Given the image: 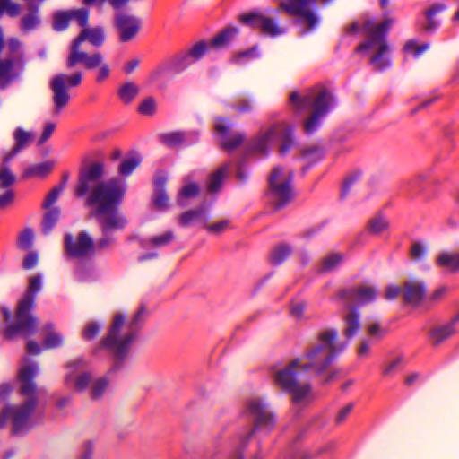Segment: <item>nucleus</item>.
<instances>
[{
  "label": "nucleus",
  "mask_w": 459,
  "mask_h": 459,
  "mask_svg": "<svg viewBox=\"0 0 459 459\" xmlns=\"http://www.w3.org/2000/svg\"><path fill=\"white\" fill-rule=\"evenodd\" d=\"M103 174L104 168L100 163L92 164L83 169L80 175L76 194L83 195L92 188L88 202L102 231L108 234L123 230L127 223L126 218L117 209L126 193V185L124 180L117 178L100 183L93 187Z\"/></svg>",
  "instance_id": "f257e3e1"
},
{
  "label": "nucleus",
  "mask_w": 459,
  "mask_h": 459,
  "mask_svg": "<svg viewBox=\"0 0 459 459\" xmlns=\"http://www.w3.org/2000/svg\"><path fill=\"white\" fill-rule=\"evenodd\" d=\"M336 339V331L323 332L320 334L319 342L306 354L275 370L273 375L275 383L290 392L295 403H304L314 397L310 386L300 383L302 373L309 368L318 370L325 368L332 356L342 348V346H337Z\"/></svg>",
  "instance_id": "f03ea898"
},
{
  "label": "nucleus",
  "mask_w": 459,
  "mask_h": 459,
  "mask_svg": "<svg viewBox=\"0 0 459 459\" xmlns=\"http://www.w3.org/2000/svg\"><path fill=\"white\" fill-rule=\"evenodd\" d=\"M38 372L36 365L29 360H23L18 373L21 392L24 399L15 404H10L0 411V428L7 423L12 425L14 434H21L30 429L33 425V415L38 408V398L32 382Z\"/></svg>",
  "instance_id": "7ed1b4c3"
},
{
  "label": "nucleus",
  "mask_w": 459,
  "mask_h": 459,
  "mask_svg": "<svg viewBox=\"0 0 459 459\" xmlns=\"http://www.w3.org/2000/svg\"><path fill=\"white\" fill-rule=\"evenodd\" d=\"M41 275L34 274L29 278L28 288L17 304L14 317L12 316V312L8 307H0V314L6 324V337L13 338L17 334L28 337L36 332L38 320L30 311L34 306L35 295L41 290Z\"/></svg>",
  "instance_id": "20e7f679"
},
{
  "label": "nucleus",
  "mask_w": 459,
  "mask_h": 459,
  "mask_svg": "<svg viewBox=\"0 0 459 459\" xmlns=\"http://www.w3.org/2000/svg\"><path fill=\"white\" fill-rule=\"evenodd\" d=\"M137 338L136 329L128 323L127 316L121 310L112 314L108 331L102 339V346L110 350L117 361L125 359Z\"/></svg>",
  "instance_id": "39448f33"
},
{
  "label": "nucleus",
  "mask_w": 459,
  "mask_h": 459,
  "mask_svg": "<svg viewBox=\"0 0 459 459\" xmlns=\"http://www.w3.org/2000/svg\"><path fill=\"white\" fill-rule=\"evenodd\" d=\"M290 100L299 109L309 107L310 115L304 123L305 131L307 133H311L318 127L322 117L332 106V97L326 91L294 92L290 96Z\"/></svg>",
  "instance_id": "423d86ee"
},
{
  "label": "nucleus",
  "mask_w": 459,
  "mask_h": 459,
  "mask_svg": "<svg viewBox=\"0 0 459 459\" xmlns=\"http://www.w3.org/2000/svg\"><path fill=\"white\" fill-rule=\"evenodd\" d=\"M393 19L385 17L379 24H375V72H383L392 65L391 48L386 37Z\"/></svg>",
  "instance_id": "0eeeda50"
},
{
  "label": "nucleus",
  "mask_w": 459,
  "mask_h": 459,
  "mask_svg": "<svg viewBox=\"0 0 459 459\" xmlns=\"http://www.w3.org/2000/svg\"><path fill=\"white\" fill-rule=\"evenodd\" d=\"M111 242V238L103 237L95 245L92 238L87 232L82 231L75 236H66L65 249L71 256H86L93 254L96 247L105 248L108 247Z\"/></svg>",
  "instance_id": "6e6552de"
},
{
  "label": "nucleus",
  "mask_w": 459,
  "mask_h": 459,
  "mask_svg": "<svg viewBox=\"0 0 459 459\" xmlns=\"http://www.w3.org/2000/svg\"><path fill=\"white\" fill-rule=\"evenodd\" d=\"M6 56L0 60V87L18 74L22 67V48L18 40L11 39L5 45Z\"/></svg>",
  "instance_id": "1a4fd4ad"
},
{
  "label": "nucleus",
  "mask_w": 459,
  "mask_h": 459,
  "mask_svg": "<svg viewBox=\"0 0 459 459\" xmlns=\"http://www.w3.org/2000/svg\"><path fill=\"white\" fill-rule=\"evenodd\" d=\"M290 180V171L282 167H275L270 174V194L279 205L287 203L293 195Z\"/></svg>",
  "instance_id": "9d476101"
},
{
  "label": "nucleus",
  "mask_w": 459,
  "mask_h": 459,
  "mask_svg": "<svg viewBox=\"0 0 459 459\" xmlns=\"http://www.w3.org/2000/svg\"><path fill=\"white\" fill-rule=\"evenodd\" d=\"M82 74L76 72L71 75L58 74L56 75L51 81V89L54 96V114L57 115L61 109L66 106L69 101V94L66 87L77 86L81 83Z\"/></svg>",
  "instance_id": "9b49d317"
},
{
  "label": "nucleus",
  "mask_w": 459,
  "mask_h": 459,
  "mask_svg": "<svg viewBox=\"0 0 459 459\" xmlns=\"http://www.w3.org/2000/svg\"><path fill=\"white\" fill-rule=\"evenodd\" d=\"M88 362L83 359H75L66 367L65 383L77 392H83L92 382V375L87 370Z\"/></svg>",
  "instance_id": "f8f14e48"
},
{
  "label": "nucleus",
  "mask_w": 459,
  "mask_h": 459,
  "mask_svg": "<svg viewBox=\"0 0 459 459\" xmlns=\"http://www.w3.org/2000/svg\"><path fill=\"white\" fill-rule=\"evenodd\" d=\"M83 64L87 69L97 68L96 81L102 82L107 80L110 74V66L105 61L104 56L100 53H74L73 56L67 57V66L73 68L77 64Z\"/></svg>",
  "instance_id": "ddd939ff"
},
{
  "label": "nucleus",
  "mask_w": 459,
  "mask_h": 459,
  "mask_svg": "<svg viewBox=\"0 0 459 459\" xmlns=\"http://www.w3.org/2000/svg\"><path fill=\"white\" fill-rule=\"evenodd\" d=\"M231 123L229 119L218 117L214 120V129L223 149L232 151L240 146L246 137L241 133H230Z\"/></svg>",
  "instance_id": "4468645a"
},
{
  "label": "nucleus",
  "mask_w": 459,
  "mask_h": 459,
  "mask_svg": "<svg viewBox=\"0 0 459 459\" xmlns=\"http://www.w3.org/2000/svg\"><path fill=\"white\" fill-rule=\"evenodd\" d=\"M247 411L255 418V429L262 427L270 428L274 423V415L261 398L250 399L247 403Z\"/></svg>",
  "instance_id": "2eb2a0df"
},
{
  "label": "nucleus",
  "mask_w": 459,
  "mask_h": 459,
  "mask_svg": "<svg viewBox=\"0 0 459 459\" xmlns=\"http://www.w3.org/2000/svg\"><path fill=\"white\" fill-rule=\"evenodd\" d=\"M105 39L106 33L104 28L100 26L84 27L77 38L74 39L68 56H73L74 53H84L80 50V45L83 41H87L94 47H100L105 42Z\"/></svg>",
  "instance_id": "dca6fc26"
},
{
  "label": "nucleus",
  "mask_w": 459,
  "mask_h": 459,
  "mask_svg": "<svg viewBox=\"0 0 459 459\" xmlns=\"http://www.w3.org/2000/svg\"><path fill=\"white\" fill-rule=\"evenodd\" d=\"M115 24L121 42L133 40L141 30V20L133 15L118 14L115 19Z\"/></svg>",
  "instance_id": "f3484780"
},
{
  "label": "nucleus",
  "mask_w": 459,
  "mask_h": 459,
  "mask_svg": "<svg viewBox=\"0 0 459 459\" xmlns=\"http://www.w3.org/2000/svg\"><path fill=\"white\" fill-rule=\"evenodd\" d=\"M242 21L259 28L263 33L269 36H277L285 31V29L278 26L270 17L260 13H253L242 16Z\"/></svg>",
  "instance_id": "a211bd4d"
},
{
  "label": "nucleus",
  "mask_w": 459,
  "mask_h": 459,
  "mask_svg": "<svg viewBox=\"0 0 459 459\" xmlns=\"http://www.w3.org/2000/svg\"><path fill=\"white\" fill-rule=\"evenodd\" d=\"M316 0H289L287 9L289 12L298 14L309 28L317 23L316 17L311 13V6Z\"/></svg>",
  "instance_id": "6ab92c4d"
},
{
  "label": "nucleus",
  "mask_w": 459,
  "mask_h": 459,
  "mask_svg": "<svg viewBox=\"0 0 459 459\" xmlns=\"http://www.w3.org/2000/svg\"><path fill=\"white\" fill-rule=\"evenodd\" d=\"M56 166V160H47L34 162L26 166L22 172V178L29 180H39L51 174Z\"/></svg>",
  "instance_id": "aec40b11"
},
{
  "label": "nucleus",
  "mask_w": 459,
  "mask_h": 459,
  "mask_svg": "<svg viewBox=\"0 0 459 459\" xmlns=\"http://www.w3.org/2000/svg\"><path fill=\"white\" fill-rule=\"evenodd\" d=\"M425 295V285L418 280H411L403 287V299L406 304L416 306L421 302Z\"/></svg>",
  "instance_id": "412c9836"
},
{
  "label": "nucleus",
  "mask_w": 459,
  "mask_h": 459,
  "mask_svg": "<svg viewBox=\"0 0 459 459\" xmlns=\"http://www.w3.org/2000/svg\"><path fill=\"white\" fill-rule=\"evenodd\" d=\"M282 126H272L262 130L253 143V150L258 153H265L274 138L280 133Z\"/></svg>",
  "instance_id": "4be33fe9"
},
{
  "label": "nucleus",
  "mask_w": 459,
  "mask_h": 459,
  "mask_svg": "<svg viewBox=\"0 0 459 459\" xmlns=\"http://www.w3.org/2000/svg\"><path fill=\"white\" fill-rule=\"evenodd\" d=\"M459 322V314L449 323L433 328L429 333L430 341L437 345L455 333V325Z\"/></svg>",
  "instance_id": "5701e85b"
},
{
  "label": "nucleus",
  "mask_w": 459,
  "mask_h": 459,
  "mask_svg": "<svg viewBox=\"0 0 459 459\" xmlns=\"http://www.w3.org/2000/svg\"><path fill=\"white\" fill-rule=\"evenodd\" d=\"M13 136L15 140V146L10 151L9 153L4 155V160H11L33 139V135L30 132L25 131L22 128H17L13 134Z\"/></svg>",
  "instance_id": "b1692460"
},
{
  "label": "nucleus",
  "mask_w": 459,
  "mask_h": 459,
  "mask_svg": "<svg viewBox=\"0 0 459 459\" xmlns=\"http://www.w3.org/2000/svg\"><path fill=\"white\" fill-rule=\"evenodd\" d=\"M208 212L204 208L191 210L183 213L179 221L184 226H190L194 224H202L205 228L207 222Z\"/></svg>",
  "instance_id": "393cba45"
},
{
  "label": "nucleus",
  "mask_w": 459,
  "mask_h": 459,
  "mask_svg": "<svg viewBox=\"0 0 459 459\" xmlns=\"http://www.w3.org/2000/svg\"><path fill=\"white\" fill-rule=\"evenodd\" d=\"M43 330L44 339L42 347L44 349L57 348L64 343L63 335L58 331H56L52 325H46Z\"/></svg>",
  "instance_id": "a878e982"
},
{
  "label": "nucleus",
  "mask_w": 459,
  "mask_h": 459,
  "mask_svg": "<svg viewBox=\"0 0 459 459\" xmlns=\"http://www.w3.org/2000/svg\"><path fill=\"white\" fill-rule=\"evenodd\" d=\"M427 178L425 173H420L416 176L405 179L402 185L401 189L410 195H415L423 190V185Z\"/></svg>",
  "instance_id": "bb28decb"
},
{
  "label": "nucleus",
  "mask_w": 459,
  "mask_h": 459,
  "mask_svg": "<svg viewBox=\"0 0 459 459\" xmlns=\"http://www.w3.org/2000/svg\"><path fill=\"white\" fill-rule=\"evenodd\" d=\"M110 381L107 376H101L92 379L90 388L91 397L94 400L100 399L108 392Z\"/></svg>",
  "instance_id": "cd10ccee"
},
{
  "label": "nucleus",
  "mask_w": 459,
  "mask_h": 459,
  "mask_svg": "<svg viewBox=\"0 0 459 459\" xmlns=\"http://www.w3.org/2000/svg\"><path fill=\"white\" fill-rule=\"evenodd\" d=\"M437 264L446 271H459V253H442L437 256Z\"/></svg>",
  "instance_id": "c85d7f7f"
},
{
  "label": "nucleus",
  "mask_w": 459,
  "mask_h": 459,
  "mask_svg": "<svg viewBox=\"0 0 459 459\" xmlns=\"http://www.w3.org/2000/svg\"><path fill=\"white\" fill-rule=\"evenodd\" d=\"M373 290L370 282L358 285L353 291V299L357 304L362 305L371 300Z\"/></svg>",
  "instance_id": "c756f323"
},
{
  "label": "nucleus",
  "mask_w": 459,
  "mask_h": 459,
  "mask_svg": "<svg viewBox=\"0 0 459 459\" xmlns=\"http://www.w3.org/2000/svg\"><path fill=\"white\" fill-rule=\"evenodd\" d=\"M429 247L424 240H414L410 247V258L414 262H421L427 256Z\"/></svg>",
  "instance_id": "7c9ffc66"
},
{
  "label": "nucleus",
  "mask_w": 459,
  "mask_h": 459,
  "mask_svg": "<svg viewBox=\"0 0 459 459\" xmlns=\"http://www.w3.org/2000/svg\"><path fill=\"white\" fill-rule=\"evenodd\" d=\"M348 32L370 37L373 33V23L370 19L358 20L348 28Z\"/></svg>",
  "instance_id": "2f4dec72"
},
{
  "label": "nucleus",
  "mask_w": 459,
  "mask_h": 459,
  "mask_svg": "<svg viewBox=\"0 0 459 459\" xmlns=\"http://www.w3.org/2000/svg\"><path fill=\"white\" fill-rule=\"evenodd\" d=\"M238 31L235 28H228L217 35L212 40L211 45L212 48H221L227 46L230 41L237 35Z\"/></svg>",
  "instance_id": "473e14b6"
},
{
  "label": "nucleus",
  "mask_w": 459,
  "mask_h": 459,
  "mask_svg": "<svg viewBox=\"0 0 459 459\" xmlns=\"http://www.w3.org/2000/svg\"><path fill=\"white\" fill-rule=\"evenodd\" d=\"M160 141L169 147H176L186 141V134L183 132L175 131L160 134Z\"/></svg>",
  "instance_id": "72a5a7b5"
},
{
  "label": "nucleus",
  "mask_w": 459,
  "mask_h": 459,
  "mask_svg": "<svg viewBox=\"0 0 459 459\" xmlns=\"http://www.w3.org/2000/svg\"><path fill=\"white\" fill-rule=\"evenodd\" d=\"M212 46L211 42L201 41L194 45L186 53V57L191 61L200 59Z\"/></svg>",
  "instance_id": "f704fd0d"
},
{
  "label": "nucleus",
  "mask_w": 459,
  "mask_h": 459,
  "mask_svg": "<svg viewBox=\"0 0 459 459\" xmlns=\"http://www.w3.org/2000/svg\"><path fill=\"white\" fill-rule=\"evenodd\" d=\"M390 229V221L382 211L375 214V237L377 235H387Z\"/></svg>",
  "instance_id": "c9c22d12"
},
{
  "label": "nucleus",
  "mask_w": 459,
  "mask_h": 459,
  "mask_svg": "<svg viewBox=\"0 0 459 459\" xmlns=\"http://www.w3.org/2000/svg\"><path fill=\"white\" fill-rule=\"evenodd\" d=\"M227 174V166L221 168L214 174H212L208 182V190L210 192H216L217 190H219Z\"/></svg>",
  "instance_id": "e433bc0d"
},
{
  "label": "nucleus",
  "mask_w": 459,
  "mask_h": 459,
  "mask_svg": "<svg viewBox=\"0 0 459 459\" xmlns=\"http://www.w3.org/2000/svg\"><path fill=\"white\" fill-rule=\"evenodd\" d=\"M138 91V87L134 83L126 82L120 86L118 95L122 101L128 103L137 95Z\"/></svg>",
  "instance_id": "4c0bfd02"
},
{
  "label": "nucleus",
  "mask_w": 459,
  "mask_h": 459,
  "mask_svg": "<svg viewBox=\"0 0 459 459\" xmlns=\"http://www.w3.org/2000/svg\"><path fill=\"white\" fill-rule=\"evenodd\" d=\"M359 329L358 314L351 310L345 317V334L349 337L353 336Z\"/></svg>",
  "instance_id": "58836bf2"
},
{
  "label": "nucleus",
  "mask_w": 459,
  "mask_h": 459,
  "mask_svg": "<svg viewBox=\"0 0 459 459\" xmlns=\"http://www.w3.org/2000/svg\"><path fill=\"white\" fill-rule=\"evenodd\" d=\"M102 328V323L100 321L91 320L85 324L82 330V337L85 340H92L94 339L100 329Z\"/></svg>",
  "instance_id": "ea45409f"
},
{
  "label": "nucleus",
  "mask_w": 459,
  "mask_h": 459,
  "mask_svg": "<svg viewBox=\"0 0 459 459\" xmlns=\"http://www.w3.org/2000/svg\"><path fill=\"white\" fill-rule=\"evenodd\" d=\"M429 48V43L426 42L421 45H418L415 39L409 40L404 46V51L408 54H411L413 57H420L426 50Z\"/></svg>",
  "instance_id": "a19ab883"
},
{
  "label": "nucleus",
  "mask_w": 459,
  "mask_h": 459,
  "mask_svg": "<svg viewBox=\"0 0 459 459\" xmlns=\"http://www.w3.org/2000/svg\"><path fill=\"white\" fill-rule=\"evenodd\" d=\"M141 158L138 155H131L126 157L120 165V173L127 176L140 164Z\"/></svg>",
  "instance_id": "79ce46f5"
},
{
  "label": "nucleus",
  "mask_w": 459,
  "mask_h": 459,
  "mask_svg": "<svg viewBox=\"0 0 459 459\" xmlns=\"http://www.w3.org/2000/svg\"><path fill=\"white\" fill-rule=\"evenodd\" d=\"M205 229L212 235H220L230 229V221L221 220L211 223L206 222Z\"/></svg>",
  "instance_id": "37998d69"
},
{
  "label": "nucleus",
  "mask_w": 459,
  "mask_h": 459,
  "mask_svg": "<svg viewBox=\"0 0 459 459\" xmlns=\"http://www.w3.org/2000/svg\"><path fill=\"white\" fill-rule=\"evenodd\" d=\"M21 12V6L11 0H0V15L6 13L9 16H17Z\"/></svg>",
  "instance_id": "c03bdc74"
},
{
  "label": "nucleus",
  "mask_w": 459,
  "mask_h": 459,
  "mask_svg": "<svg viewBox=\"0 0 459 459\" xmlns=\"http://www.w3.org/2000/svg\"><path fill=\"white\" fill-rule=\"evenodd\" d=\"M343 259L341 254H330L325 256L322 262V269L324 271H330L338 266Z\"/></svg>",
  "instance_id": "a18cd8bd"
},
{
  "label": "nucleus",
  "mask_w": 459,
  "mask_h": 459,
  "mask_svg": "<svg viewBox=\"0 0 459 459\" xmlns=\"http://www.w3.org/2000/svg\"><path fill=\"white\" fill-rule=\"evenodd\" d=\"M15 181L14 174L5 165L0 166V186L3 187L13 185Z\"/></svg>",
  "instance_id": "49530a36"
},
{
  "label": "nucleus",
  "mask_w": 459,
  "mask_h": 459,
  "mask_svg": "<svg viewBox=\"0 0 459 459\" xmlns=\"http://www.w3.org/2000/svg\"><path fill=\"white\" fill-rule=\"evenodd\" d=\"M64 186L59 185L53 188L47 195L43 206L45 209L48 208H54L53 204L56 202V200L59 198L61 193L63 192Z\"/></svg>",
  "instance_id": "de8ad7c7"
},
{
  "label": "nucleus",
  "mask_w": 459,
  "mask_h": 459,
  "mask_svg": "<svg viewBox=\"0 0 459 459\" xmlns=\"http://www.w3.org/2000/svg\"><path fill=\"white\" fill-rule=\"evenodd\" d=\"M70 12H60L55 14L54 28L57 30H62L66 28L69 20H71Z\"/></svg>",
  "instance_id": "09e8293b"
},
{
  "label": "nucleus",
  "mask_w": 459,
  "mask_h": 459,
  "mask_svg": "<svg viewBox=\"0 0 459 459\" xmlns=\"http://www.w3.org/2000/svg\"><path fill=\"white\" fill-rule=\"evenodd\" d=\"M59 211L57 208L46 209L43 225L46 230H49L58 220Z\"/></svg>",
  "instance_id": "8fccbe9b"
},
{
  "label": "nucleus",
  "mask_w": 459,
  "mask_h": 459,
  "mask_svg": "<svg viewBox=\"0 0 459 459\" xmlns=\"http://www.w3.org/2000/svg\"><path fill=\"white\" fill-rule=\"evenodd\" d=\"M156 110V102L153 99L148 98L143 100L138 107V111L144 116H151Z\"/></svg>",
  "instance_id": "3c124183"
},
{
  "label": "nucleus",
  "mask_w": 459,
  "mask_h": 459,
  "mask_svg": "<svg viewBox=\"0 0 459 459\" xmlns=\"http://www.w3.org/2000/svg\"><path fill=\"white\" fill-rule=\"evenodd\" d=\"M56 127V126L54 122H47L42 127L41 134L38 139V144L42 145L45 143L53 134Z\"/></svg>",
  "instance_id": "603ef678"
},
{
  "label": "nucleus",
  "mask_w": 459,
  "mask_h": 459,
  "mask_svg": "<svg viewBox=\"0 0 459 459\" xmlns=\"http://www.w3.org/2000/svg\"><path fill=\"white\" fill-rule=\"evenodd\" d=\"M33 238V232L30 230H24L19 236L18 245L22 249H28L31 247Z\"/></svg>",
  "instance_id": "864d4df0"
},
{
  "label": "nucleus",
  "mask_w": 459,
  "mask_h": 459,
  "mask_svg": "<svg viewBox=\"0 0 459 459\" xmlns=\"http://www.w3.org/2000/svg\"><path fill=\"white\" fill-rule=\"evenodd\" d=\"M199 193V186L195 183L185 185L179 192V199L192 198Z\"/></svg>",
  "instance_id": "5fc2aeb1"
},
{
  "label": "nucleus",
  "mask_w": 459,
  "mask_h": 459,
  "mask_svg": "<svg viewBox=\"0 0 459 459\" xmlns=\"http://www.w3.org/2000/svg\"><path fill=\"white\" fill-rule=\"evenodd\" d=\"M38 12L39 7H33L32 13L23 17L22 23L26 29H31L39 23V17Z\"/></svg>",
  "instance_id": "6e6d98bb"
},
{
  "label": "nucleus",
  "mask_w": 459,
  "mask_h": 459,
  "mask_svg": "<svg viewBox=\"0 0 459 459\" xmlns=\"http://www.w3.org/2000/svg\"><path fill=\"white\" fill-rule=\"evenodd\" d=\"M173 238L171 232H165L160 235L155 236L150 239V243L156 247L168 245Z\"/></svg>",
  "instance_id": "4d7b16f0"
},
{
  "label": "nucleus",
  "mask_w": 459,
  "mask_h": 459,
  "mask_svg": "<svg viewBox=\"0 0 459 459\" xmlns=\"http://www.w3.org/2000/svg\"><path fill=\"white\" fill-rule=\"evenodd\" d=\"M153 204L159 209H163L169 204V197L164 190L158 189L153 197Z\"/></svg>",
  "instance_id": "13d9d810"
},
{
  "label": "nucleus",
  "mask_w": 459,
  "mask_h": 459,
  "mask_svg": "<svg viewBox=\"0 0 459 459\" xmlns=\"http://www.w3.org/2000/svg\"><path fill=\"white\" fill-rule=\"evenodd\" d=\"M290 247L287 245H281L274 249L273 252L272 257L273 260L276 263L281 262L285 257H287L290 254Z\"/></svg>",
  "instance_id": "bf43d9fd"
},
{
  "label": "nucleus",
  "mask_w": 459,
  "mask_h": 459,
  "mask_svg": "<svg viewBox=\"0 0 459 459\" xmlns=\"http://www.w3.org/2000/svg\"><path fill=\"white\" fill-rule=\"evenodd\" d=\"M307 304L305 302H296L290 307V314L296 319H302L306 317Z\"/></svg>",
  "instance_id": "052dcab7"
},
{
  "label": "nucleus",
  "mask_w": 459,
  "mask_h": 459,
  "mask_svg": "<svg viewBox=\"0 0 459 459\" xmlns=\"http://www.w3.org/2000/svg\"><path fill=\"white\" fill-rule=\"evenodd\" d=\"M147 310L146 307L142 306L137 308V310L134 313L132 318L128 320V323L132 325L134 328L142 324L146 316Z\"/></svg>",
  "instance_id": "680f3d73"
},
{
  "label": "nucleus",
  "mask_w": 459,
  "mask_h": 459,
  "mask_svg": "<svg viewBox=\"0 0 459 459\" xmlns=\"http://www.w3.org/2000/svg\"><path fill=\"white\" fill-rule=\"evenodd\" d=\"M357 52L363 56L368 57L370 61L373 60V44L370 39L367 40L366 42L360 44L357 48Z\"/></svg>",
  "instance_id": "e2e57ef3"
},
{
  "label": "nucleus",
  "mask_w": 459,
  "mask_h": 459,
  "mask_svg": "<svg viewBox=\"0 0 459 459\" xmlns=\"http://www.w3.org/2000/svg\"><path fill=\"white\" fill-rule=\"evenodd\" d=\"M71 19H75L78 24L82 27H84L88 22V12L86 10H74L70 11Z\"/></svg>",
  "instance_id": "0e129e2a"
},
{
  "label": "nucleus",
  "mask_w": 459,
  "mask_h": 459,
  "mask_svg": "<svg viewBox=\"0 0 459 459\" xmlns=\"http://www.w3.org/2000/svg\"><path fill=\"white\" fill-rule=\"evenodd\" d=\"M439 25L440 22L435 17L426 16V22L423 25V30L427 33H433L438 29Z\"/></svg>",
  "instance_id": "69168bd1"
},
{
  "label": "nucleus",
  "mask_w": 459,
  "mask_h": 459,
  "mask_svg": "<svg viewBox=\"0 0 459 459\" xmlns=\"http://www.w3.org/2000/svg\"><path fill=\"white\" fill-rule=\"evenodd\" d=\"M38 264V255L35 253L28 254L22 262V266L24 269L30 270L32 269Z\"/></svg>",
  "instance_id": "338daca9"
},
{
  "label": "nucleus",
  "mask_w": 459,
  "mask_h": 459,
  "mask_svg": "<svg viewBox=\"0 0 459 459\" xmlns=\"http://www.w3.org/2000/svg\"><path fill=\"white\" fill-rule=\"evenodd\" d=\"M446 9V5L443 3H436L430 8L426 10L425 16L435 17L436 14L445 11Z\"/></svg>",
  "instance_id": "774afa93"
}]
</instances>
